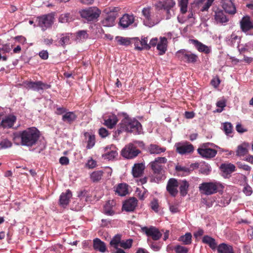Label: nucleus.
<instances>
[{"label":"nucleus","mask_w":253,"mask_h":253,"mask_svg":"<svg viewBox=\"0 0 253 253\" xmlns=\"http://www.w3.org/2000/svg\"><path fill=\"white\" fill-rule=\"evenodd\" d=\"M141 130L142 125L138 121L134 119L125 118L118 125L115 133L117 136L124 132L136 134L141 132Z\"/></svg>","instance_id":"nucleus-1"},{"label":"nucleus","mask_w":253,"mask_h":253,"mask_svg":"<svg viewBox=\"0 0 253 253\" xmlns=\"http://www.w3.org/2000/svg\"><path fill=\"white\" fill-rule=\"evenodd\" d=\"M18 137L22 146L32 147L36 144L40 137V132L35 127H30L20 131Z\"/></svg>","instance_id":"nucleus-2"},{"label":"nucleus","mask_w":253,"mask_h":253,"mask_svg":"<svg viewBox=\"0 0 253 253\" xmlns=\"http://www.w3.org/2000/svg\"><path fill=\"white\" fill-rule=\"evenodd\" d=\"M167 161V159L165 157H158L150 163V167L156 179L160 180L164 178V170L162 164L166 163Z\"/></svg>","instance_id":"nucleus-3"},{"label":"nucleus","mask_w":253,"mask_h":253,"mask_svg":"<svg viewBox=\"0 0 253 253\" xmlns=\"http://www.w3.org/2000/svg\"><path fill=\"white\" fill-rule=\"evenodd\" d=\"M81 17L88 22H95L99 18L101 11L96 7H89L79 11Z\"/></svg>","instance_id":"nucleus-4"},{"label":"nucleus","mask_w":253,"mask_h":253,"mask_svg":"<svg viewBox=\"0 0 253 253\" xmlns=\"http://www.w3.org/2000/svg\"><path fill=\"white\" fill-rule=\"evenodd\" d=\"M175 55L178 60L188 64H195L199 59L197 55L185 49L178 50Z\"/></svg>","instance_id":"nucleus-5"},{"label":"nucleus","mask_w":253,"mask_h":253,"mask_svg":"<svg viewBox=\"0 0 253 253\" xmlns=\"http://www.w3.org/2000/svg\"><path fill=\"white\" fill-rule=\"evenodd\" d=\"M141 151L138 149L136 146L133 144L129 143L126 145L121 151V156L126 159L131 160L136 157Z\"/></svg>","instance_id":"nucleus-6"},{"label":"nucleus","mask_w":253,"mask_h":253,"mask_svg":"<svg viewBox=\"0 0 253 253\" xmlns=\"http://www.w3.org/2000/svg\"><path fill=\"white\" fill-rule=\"evenodd\" d=\"M53 19V15L48 14L37 17L36 22H38V26L40 27L42 30L45 31L47 28L52 26Z\"/></svg>","instance_id":"nucleus-7"},{"label":"nucleus","mask_w":253,"mask_h":253,"mask_svg":"<svg viewBox=\"0 0 253 253\" xmlns=\"http://www.w3.org/2000/svg\"><path fill=\"white\" fill-rule=\"evenodd\" d=\"M142 13L144 17L143 22L147 26L152 27L159 22V20L154 18L150 7L143 8Z\"/></svg>","instance_id":"nucleus-8"},{"label":"nucleus","mask_w":253,"mask_h":253,"mask_svg":"<svg viewBox=\"0 0 253 253\" xmlns=\"http://www.w3.org/2000/svg\"><path fill=\"white\" fill-rule=\"evenodd\" d=\"M199 188L207 195L214 194L217 191L218 184L213 182H203L200 185Z\"/></svg>","instance_id":"nucleus-9"},{"label":"nucleus","mask_w":253,"mask_h":253,"mask_svg":"<svg viewBox=\"0 0 253 253\" xmlns=\"http://www.w3.org/2000/svg\"><path fill=\"white\" fill-rule=\"evenodd\" d=\"M142 232L146 234L148 237H151L154 241L159 240L163 236V234L160 231L158 228L151 226L150 227L144 226L141 227Z\"/></svg>","instance_id":"nucleus-10"},{"label":"nucleus","mask_w":253,"mask_h":253,"mask_svg":"<svg viewBox=\"0 0 253 253\" xmlns=\"http://www.w3.org/2000/svg\"><path fill=\"white\" fill-rule=\"evenodd\" d=\"M207 145L208 144H204L202 145L201 147L198 148L197 151L199 154L201 155L203 158L207 159H211L214 157L217 154L216 150L214 149L208 148Z\"/></svg>","instance_id":"nucleus-11"},{"label":"nucleus","mask_w":253,"mask_h":253,"mask_svg":"<svg viewBox=\"0 0 253 253\" xmlns=\"http://www.w3.org/2000/svg\"><path fill=\"white\" fill-rule=\"evenodd\" d=\"M175 5V2L174 0H163L160 1L157 3V7L161 9H164L167 11V19H169L170 17V10Z\"/></svg>","instance_id":"nucleus-12"},{"label":"nucleus","mask_w":253,"mask_h":253,"mask_svg":"<svg viewBox=\"0 0 253 253\" xmlns=\"http://www.w3.org/2000/svg\"><path fill=\"white\" fill-rule=\"evenodd\" d=\"M221 4L225 13L230 15H234L236 13V7L232 0H221Z\"/></svg>","instance_id":"nucleus-13"},{"label":"nucleus","mask_w":253,"mask_h":253,"mask_svg":"<svg viewBox=\"0 0 253 253\" xmlns=\"http://www.w3.org/2000/svg\"><path fill=\"white\" fill-rule=\"evenodd\" d=\"M17 118L15 116L10 114L5 116L2 118L0 123V126L3 128H10L13 127L16 122Z\"/></svg>","instance_id":"nucleus-14"},{"label":"nucleus","mask_w":253,"mask_h":253,"mask_svg":"<svg viewBox=\"0 0 253 253\" xmlns=\"http://www.w3.org/2000/svg\"><path fill=\"white\" fill-rule=\"evenodd\" d=\"M117 156L118 152L115 145H111L105 147L104 153L102 155L104 159L112 160L116 158Z\"/></svg>","instance_id":"nucleus-15"},{"label":"nucleus","mask_w":253,"mask_h":253,"mask_svg":"<svg viewBox=\"0 0 253 253\" xmlns=\"http://www.w3.org/2000/svg\"><path fill=\"white\" fill-rule=\"evenodd\" d=\"M134 22V16L133 15H129L128 14H125L123 15L120 19V22L118 23L122 29L128 28L129 26L132 24Z\"/></svg>","instance_id":"nucleus-16"},{"label":"nucleus","mask_w":253,"mask_h":253,"mask_svg":"<svg viewBox=\"0 0 253 253\" xmlns=\"http://www.w3.org/2000/svg\"><path fill=\"white\" fill-rule=\"evenodd\" d=\"M176 152L181 155L189 154L194 151V146L189 142L184 144L177 143L175 144Z\"/></svg>","instance_id":"nucleus-17"},{"label":"nucleus","mask_w":253,"mask_h":253,"mask_svg":"<svg viewBox=\"0 0 253 253\" xmlns=\"http://www.w3.org/2000/svg\"><path fill=\"white\" fill-rule=\"evenodd\" d=\"M240 26L242 31L244 32L253 30V21L249 16H243L240 21Z\"/></svg>","instance_id":"nucleus-18"},{"label":"nucleus","mask_w":253,"mask_h":253,"mask_svg":"<svg viewBox=\"0 0 253 253\" xmlns=\"http://www.w3.org/2000/svg\"><path fill=\"white\" fill-rule=\"evenodd\" d=\"M178 186V182L175 178H170L168 182L167 190L169 193L172 197H175L178 193L177 189Z\"/></svg>","instance_id":"nucleus-19"},{"label":"nucleus","mask_w":253,"mask_h":253,"mask_svg":"<svg viewBox=\"0 0 253 253\" xmlns=\"http://www.w3.org/2000/svg\"><path fill=\"white\" fill-rule=\"evenodd\" d=\"M137 205V199L135 197H131L125 201L122 208L126 211H133Z\"/></svg>","instance_id":"nucleus-20"},{"label":"nucleus","mask_w":253,"mask_h":253,"mask_svg":"<svg viewBox=\"0 0 253 253\" xmlns=\"http://www.w3.org/2000/svg\"><path fill=\"white\" fill-rule=\"evenodd\" d=\"M117 14L114 12H111L105 16L102 21V25L105 27H112L115 25V20Z\"/></svg>","instance_id":"nucleus-21"},{"label":"nucleus","mask_w":253,"mask_h":253,"mask_svg":"<svg viewBox=\"0 0 253 253\" xmlns=\"http://www.w3.org/2000/svg\"><path fill=\"white\" fill-rule=\"evenodd\" d=\"M191 42L194 44L196 49H197L199 52L205 53L206 54L211 53V48L207 45H204L197 40H191Z\"/></svg>","instance_id":"nucleus-22"},{"label":"nucleus","mask_w":253,"mask_h":253,"mask_svg":"<svg viewBox=\"0 0 253 253\" xmlns=\"http://www.w3.org/2000/svg\"><path fill=\"white\" fill-rule=\"evenodd\" d=\"M72 197V193L70 190H66L65 193L61 194L59 199V204L62 207L69 205L70 199Z\"/></svg>","instance_id":"nucleus-23"},{"label":"nucleus","mask_w":253,"mask_h":253,"mask_svg":"<svg viewBox=\"0 0 253 253\" xmlns=\"http://www.w3.org/2000/svg\"><path fill=\"white\" fill-rule=\"evenodd\" d=\"M118 122V119L115 114H112L104 119V125L109 129H113Z\"/></svg>","instance_id":"nucleus-24"},{"label":"nucleus","mask_w":253,"mask_h":253,"mask_svg":"<svg viewBox=\"0 0 253 253\" xmlns=\"http://www.w3.org/2000/svg\"><path fill=\"white\" fill-rule=\"evenodd\" d=\"M145 166L143 163L135 164L131 170L134 177H139L141 176L143 173Z\"/></svg>","instance_id":"nucleus-25"},{"label":"nucleus","mask_w":253,"mask_h":253,"mask_svg":"<svg viewBox=\"0 0 253 253\" xmlns=\"http://www.w3.org/2000/svg\"><path fill=\"white\" fill-rule=\"evenodd\" d=\"M220 169L224 174L227 175L236 171V167L232 163H223L221 164Z\"/></svg>","instance_id":"nucleus-26"},{"label":"nucleus","mask_w":253,"mask_h":253,"mask_svg":"<svg viewBox=\"0 0 253 253\" xmlns=\"http://www.w3.org/2000/svg\"><path fill=\"white\" fill-rule=\"evenodd\" d=\"M77 115L74 112L69 111L68 113L62 115V121L66 124L71 125L77 120Z\"/></svg>","instance_id":"nucleus-27"},{"label":"nucleus","mask_w":253,"mask_h":253,"mask_svg":"<svg viewBox=\"0 0 253 253\" xmlns=\"http://www.w3.org/2000/svg\"><path fill=\"white\" fill-rule=\"evenodd\" d=\"M249 148L250 144L247 142L243 143L238 145L236 150V156L240 157L246 156L249 153Z\"/></svg>","instance_id":"nucleus-28"},{"label":"nucleus","mask_w":253,"mask_h":253,"mask_svg":"<svg viewBox=\"0 0 253 253\" xmlns=\"http://www.w3.org/2000/svg\"><path fill=\"white\" fill-rule=\"evenodd\" d=\"M214 19L216 22L219 23L227 22L229 20L224 11L221 9H217L215 11Z\"/></svg>","instance_id":"nucleus-29"},{"label":"nucleus","mask_w":253,"mask_h":253,"mask_svg":"<svg viewBox=\"0 0 253 253\" xmlns=\"http://www.w3.org/2000/svg\"><path fill=\"white\" fill-rule=\"evenodd\" d=\"M167 38H160V42L157 45V49L159 50V55H163L167 50Z\"/></svg>","instance_id":"nucleus-30"},{"label":"nucleus","mask_w":253,"mask_h":253,"mask_svg":"<svg viewBox=\"0 0 253 253\" xmlns=\"http://www.w3.org/2000/svg\"><path fill=\"white\" fill-rule=\"evenodd\" d=\"M93 248L95 251H98L101 253H104L107 250L104 242L98 238L93 240Z\"/></svg>","instance_id":"nucleus-31"},{"label":"nucleus","mask_w":253,"mask_h":253,"mask_svg":"<svg viewBox=\"0 0 253 253\" xmlns=\"http://www.w3.org/2000/svg\"><path fill=\"white\" fill-rule=\"evenodd\" d=\"M217 253H234L233 247L225 243H221L217 247Z\"/></svg>","instance_id":"nucleus-32"},{"label":"nucleus","mask_w":253,"mask_h":253,"mask_svg":"<svg viewBox=\"0 0 253 253\" xmlns=\"http://www.w3.org/2000/svg\"><path fill=\"white\" fill-rule=\"evenodd\" d=\"M202 242L207 244L212 250H215L217 247L215 240L208 235L204 236Z\"/></svg>","instance_id":"nucleus-33"},{"label":"nucleus","mask_w":253,"mask_h":253,"mask_svg":"<svg viewBox=\"0 0 253 253\" xmlns=\"http://www.w3.org/2000/svg\"><path fill=\"white\" fill-rule=\"evenodd\" d=\"M128 185L125 183L119 184L115 190L119 196H124L128 194Z\"/></svg>","instance_id":"nucleus-34"},{"label":"nucleus","mask_w":253,"mask_h":253,"mask_svg":"<svg viewBox=\"0 0 253 253\" xmlns=\"http://www.w3.org/2000/svg\"><path fill=\"white\" fill-rule=\"evenodd\" d=\"M165 147H161L157 144H151L148 147V151L151 154H159L162 152H165Z\"/></svg>","instance_id":"nucleus-35"},{"label":"nucleus","mask_w":253,"mask_h":253,"mask_svg":"<svg viewBox=\"0 0 253 253\" xmlns=\"http://www.w3.org/2000/svg\"><path fill=\"white\" fill-rule=\"evenodd\" d=\"M122 235L121 234H117L113 237L111 241H110L109 245L113 249H117L120 246L122 242Z\"/></svg>","instance_id":"nucleus-36"},{"label":"nucleus","mask_w":253,"mask_h":253,"mask_svg":"<svg viewBox=\"0 0 253 253\" xmlns=\"http://www.w3.org/2000/svg\"><path fill=\"white\" fill-rule=\"evenodd\" d=\"M176 171L178 174L181 176H186L189 175L192 169L188 167H182L181 166H177L175 168Z\"/></svg>","instance_id":"nucleus-37"},{"label":"nucleus","mask_w":253,"mask_h":253,"mask_svg":"<svg viewBox=\"0 0 253 253\" xmlns=\"http://www.w3.org/2000/svg\"><path fill=\"white\" fill-rule=\"evenodd\" d=\"M180 193L182 196L184 197L188 191L189 184L186 180H181L179 183Z\"/></svg>","instance_id":"nucleus-38"},{"label":"nucleus","mask_w":253,"mask_h":253,"mask_svg":"<svg viewBox=\"0 0 253 253\" xmlns=\"http://www.w3.org/2000/svg\"><path fill=\"white\" fill-rule=\"evenodd\" d=\"M104 172L103 170H95L90 174L91 181L97 182L102 178Z\"/></svg>","instance_id":"nucleus-39"},{"label":"nucleus","mask_w":253,"mask_h":253,"mask_svg":"<svg viewBox=\"0 0 253 253\" xmlns=\"http://www.w3.org/2000/svg\"><path fill=\"white\" fill-rule=\"evenodd\" d=\"M24 84H25V86L27 89H32L35 91H39L40 90L39 81H26Z\"/></svg>","instance_id":"nucleus-40"},{"label":"nucleus","mask_w":253,"mask_h":253,"mask_svg":"<svg viewBox=\"0 0 253 253\" xmlns=\"http://www.w3.org/2000/svg\"><path fill=\"white\" fill-rule=\"evenodd\" d=\"M113 201H108L104 206V213L109 216H112L114 214L113 210Z\"/></svg>","instance_id":"nucleus-41"},{"label":"nucleus","mask_w":253,"mask_h":253,"mask_svg":"<svg viewBox=\"0 0 253 253\" xmlns=\"http://www.w3.org/2000/svg\"><path fill=\"white\" fill-rule=\"evenodd\" d=\"M192 235L189 232L185 233L183 235H181L179 239V241L182 242L183 244L185 245H189L191 244L192 241Z\"/></svg>","instance_id":"nucleus-42"},{"label":"nucleus","mask_w":253,"mask_h":253,"mask_svg":"<svg viewBox=\"0 0 253 253\" xmlns=\"http://www.w3.org/2000/svg\"><path fill=\"white\" fill-rule=\"evenodd\" d=\"M73 20V17L69 13L62 14L58 18V22L62 23L71 22Z\"/></svg>","instance_id":"nucleus-43"},{"label":"nucleus","mask_w":253,"mask_h":253,"mask_svg":"<svg viewBox=\"0 0 253 253\" xmlns=\"http://www.w3.org/2000/svg\"><path fill=\"white\" fill-rule=\"evenodd\" d=\"M88 135V140H87L86 148L90 149L92 148L95 143V137L94 135H90L87 132L85 133V136Z\"/></svg>","instance_id":"nucleus-44"},{"label":"nucleus","mask_w":253,"mask_h":253,"mask_svg":"<svg viewBox=\"0 0 253 253\" xmlns=\"http://www.w3.org/2000/svg\"><path fill=\"white\" fill-rule=\"evenodd\" d=\"M116 39L118 43L121 45H129L131 42V39L129 38L117 37Z\"/></svg>","instance_id":"nucleus-45"},{"label":"nucleus","mask_w":253,"mask_h":253,"mask_svg":"<svg viewBox=\"0 0 253 253\" xmlns=\"http://www.w3.org/2000/svg\"><path fill=\"white\" fill-rule=\"evenodd\" d=\"M88 38V35L85 30L79 31L77 33V38L82 41L86 40Z\"/></svg>","instance_id":"nucleus-46"},{"label":"nucleus","mask_w":253,"mask_h":253,"mask_svg":"<svg viewBox=\"0 0 253 253\" xmlns=\"http://www.w3.org/2000/svg\"><path fill=\"white\" fill-rule=\"evenodd\" d=\"M132 244H133L132 239H126V241L122 240L120 247L125 250L129 249L132 246Z\"/></svg>","instance_id":"nucleus-47"},{"label":"nucleus","mask_w":253,"mask_h":253,"mask_svg":"<svg viewBox=\"0 0 253 253\" xmlns=\"http://www.w3.org/2000/svg\"><path fill=\"white\" fill-rule=\"evenodd\" d=\"M223 130L225 134H229L232 132V125L230 123L225 122L223 124Z\"/></svg>","instance_id":"nucleus-48"},{"label":"nucleus","mask_w":253,"mask_h":253,"mask_svg":"<svg viewBox=\"0 0 253 253\" xmlns=\"http://www.w3.org/2000/svg\"><path fill=\"white\" fill-rule=\"evenodd\" d=\"M188 3V0H180L179 5L181 13L185 14L187 11V6Z\"/></svg>","instance_id":"nucleus-49"},{"label":"nucleus","mask_w":253,"mask_h":253,"mask_svg":"<svg viewBox=\"0 0 253 253\" xmlns=\"http://www.w3.org/2000/svg\"><path fill=\"white\" fill-rule=\"evenodd\" d=\"M173 250L176 253H187L188 252V249L187 248L180 245L174 246Z\"/></svg>","instance_id":"nucleus-50"},{"label":"nucleus","mask_w":253,"mask_h":253,"mask_svg":"<svg viewBox=\"0 0 253 253\" xmlns=\"http://www.w3.org/2000/svg\"><path fill=\"white\" fill-rule=\"evenodd\" d=\"M70 42V36L68 34H66L64 37L61 38L60 40V43L62 46H65L66 44L69 43Z\"/></svg>","instance_id":"nucleus-51"},{"label":"nucleus","mask_w":253,"mask_h":253,"mask_svg":"<svg viewBox=\"0 0 253 253\" xmlns=\"http://www.w3.org/2000/svg\"><path fill=\"white\" fill-rule=\"evenodd\" d=\"M150 247L154 251H159L161 248V245L159 243H156L154 241H150Z\"/></svg>","instance_id":"nucleus-52"},{"label":"nucleus","mask_w":253,"mask_h":253,"mask_svg":"<svg viewBox=\"0 0 253 253\" xmlns=\"http://www.w3.org/2000/svg\"><path fill=\"white\" fill-rule=\"evenodd\" d=\"M11 146V143L7 140H2L0 143V150L9 148Z\"/></svg>","instance_id":"nucleus-53"},{"label":"nucleus","mask_w":253,"mask_h":253,"mask_svg":"<svg viewBox=\"0 0 253 253\" xmlns=\"http://www.w3.org/2000/svg\"><path fill=\"white\" fill-rule=\"evenodd\" d=\"M148 39L147 38H142L141 41H140V45H141V47H143V49H150V45H148L147 43Z\"/></svg>","instance_id":"nucleus-54"},{"label":"nucleus","mask_w":253,"mask_h":253,"mask_svg":"<svg viewBox=\"0 0 253 253\" xmlns=\"http://www.w3.org/2000/svg\"><path fill=\"white\" fill-rule=\"evenodd\" d=\"M214 1V0H207V2L202 7L201 11H207Z\"/></svg>","instance_id":"nucleus-55"},{"label":"nucleus","mask_w":253,"mask_h":253,"mask_svg":"<svg viewBox=\"0 0 253 253\" xmlns=\"http://www.w3.org/2000/svg\"><path fill=\"white\" fill-rule=\"evenodd\" d=\"M99 134L100 137L105 138L108 136L109 132L107 129L104 127H101L99 129Z\"/></svg>","instance_id":"nucleus-56"},{"label":"nucleus","mask_w":253,"mask_h":253,"mask_svg":"<svg viewBox=\"0 0 253 253\" xmlns=\"http://www.w3.org/2000/svg\"><path fill=\"white\" fill-rule=\"evenodd\" d=\"M131 41L134 42L135 48L139 50H141L143 49V47L139 46L140 44V40L138 38H133L131 39Z\"/></svg>","instance_id":"nucleus-57"},{"label":"nucleus","mask_w":253,"mask_h":253,"mask_svg":"<svg viewBox=\"0 0 253 253\" xmlns=\"http://www.w3.org/2000/svg\"><path fill=\"white\" fill-rule=\"evenodd\" d=\"M225 104H226V102H225V100H219V101L216 102V106L221 108V109H220V110L217 109V112H221L223 110V108L225 106V105H226Z\"/></svg>","instance_id":"nucleus-58"},{"label":"nucleus","mask_w":253,"mask_h":253,"mask_svg":"<svg viewBox=\"0 0 253 253\" xmlns=\"http://www.w3.org/2000/svg\"><path fill=\"white\" fill-rule=\"evenodd\" d=\"M68 112L67 111L66 109L64 107H57L55 111V114L58 115H60L62 114L64 115L66 113H68Z\"/></svg>","instance_id":"nucleus-59"},{"label":"nucleus","mask_w":253,"mask_h":253,"mask_svg":"<svg viewBox=\"0 0 253 253\" xmlns=\"http://www.w3.org/2000/svg\"><path fill=\"white\" fill-rule=\"evenodd\" d=\"M220 83V81L218 77H216L212 79L211 82V85L214 87H217L219 86Z\"/></svg>","instance_id":"nucleus-60"},{"label":"nucleus","mask_w":253,"mask_h":253,"mask_svg":"<svg viewBox=\"0 0 253 253\" xmlns=\"http://www.w3.org/2000/svg\"><path fill=\"white\" fill-rule=\"evenodd\" d=\"M151 209L155 211H157L159 209V203L157 199H154L151 203Z\"/></svg>","instance_id":"nucleus-61"},{"label":"nucleus","mask_w":253,"mask_h":253,"mask_svg":"<svg viewBox=\"0 0 253 253\" xmlns=\"http://www.w3.org/2000/svg\"><path fill=\"white\" fill-rule=\"evenodd\" d=\"M86 167L89 169H93L96 167V161L92 159H89L87 161L86 163Z\"/></svg>","instance_id":"nucleus-62"},{"label":"nucleus","mask_w":253,"mask_h":253,"mask_svg":"<svg viewBox=\"0 0 253 253\" xmlns=\"http://www.w3.org/2000/svg\"><path fill=\"white\" fill-rule=\"evenodd\" d=\"M243 192L244 193L246 194L247 196H250L253 193V190L250 186L246 185L244 188H243Z\"/></svg>","instance_id":"nucleus-63"},{"label":"nucleus","mask_w":253,"mask_h":253,"mask_svg":"<svg viewBox=\"0 0 253 253\" xmlns=\"http://www.w3.org/2000/svg\"><path fill=\"white\" fill-rule=\"evenodd\" d=\"M39 56L43 60H46L48 57V53L47 50H43L39 52Z\"/></svg>","instance_id":"nucleus-64"}]
</instances>
